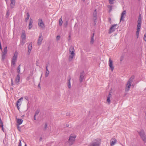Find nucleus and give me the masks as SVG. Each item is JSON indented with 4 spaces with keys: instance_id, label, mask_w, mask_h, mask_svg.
<instances>
[{
    "instance_id": "nucleus-49",
    "label": "nucleus",
    "mask_w": 146,
    "mask_h": 146,
    "mask_svg": "<svg viewBox=\"0 0 146 146\" xmlns=\"http://www.w3.org/2000/svg\"><path fill=\"white\" fill-rule=\"evenodd\" d=\"M42 137H40V139L39 141H42Z\"/></svg>"
},
{
    "instance_id": "nucleus-42",
    "label": "nucleus",
    "mask_w": 146,
    "mask_h": 146,
    "mask_svg": "<svg viewBox=\"0 0 146 146\" xmlns=\"http://www.w3.org/2000/svg\"><path fill=\"white\" fill-rule=\"evenodd\" d=\"M25 98L27 100V101L29 100V98H28V97L25 96Z\"/></svg>"
},
{
    "instance_id": "nucleus-55",
    "label": "nucleus",
    "mask_w": 146,
    "mask_h": 146,
    "mask_svg": "<svg viewBox=\"0 0 146 146\" xmlns=\"http://www.w3.org/2000/svg\"><path fill=\"white\" fill-rule=\"evenodd\" d=\"M82 1H84L85 0H82Z\"/></svg>"
},
{
    "instance_id": "nucleus-5",
    "label": "nucleus",
    "mask_w": 146,
    "mask_h": 146,
    "mask_svg": "<svg viewBox=\"0 0 146 146\" xmlns=\"http://www.w3.org/2000/svg\"><path fill=\"white\" fill-rule=\"evenodd\" d=\"M69 52L70 55L69 56V59L70 60H72L75 55L74 53V47L72 46L70 47L69 49Z\"/></svg>"
},
{
    "instance_id": "nucleus-40",
    "label": "nucleus",
    "mask_w": 146,
    "mask_h": 146,
    "mask_svg": "<svg viewBox=\"0 0 146 146\" xmlns=\"http://www.w3.org/2000/svg\"><path fill=\"white\" fill-rule=\"evenodd\" d=\"M70 80L71 78H69L68 80V84H71L70 83Z\"/></svg>"
},
{
    "instance_id": "nucleus-43",
    "label": "nucleus",
    "mask_w": 146,
    "mask_h": 146,
    "mask_svg": "<svg viewBox=\"0 0 146 146\" xmlns=\"http://www.w3.org/2000/svg\"><path fill=\"white\" fill-rule=\"evenodd\" d=\"M46 72H48L49 71L48 70V66L46 65Z\"/></svg>"
},
{
    "instance_id": "nucleus-34",
    "label": "nucleus",
    "mask_w": 146,
    "mask_h": 146,
    "mask_svg": "<svg viewBox=\"0 0 146 146\" xmlns=\"http://www.w3.org/2000/svg\"><path fill=\"white\" fill-rule=\"evenodd\" d=\"M108 7L110 9L109 12H111L112 9V6L111 5H109L108 6Z\"/></svg>"
},
{
    "instance_id": "nucleus-48",
    "label": "nucleus",
    "mask_w": 146,
    "mask_h": 146,
    "mask_svg": "<svg viewBox=\"0 0 146 146\" xmlns=\"http://www.w3.org/2000/svg\"><path fill=\"white\" fill-rule=\"evenodd\" d=\"M144 40L146 41V37H144Z\"/></svg>"
},
{
    "instance_id": "nucleus-11",
    "label": "nucleus",
    "mask_w": 146,
    "mask_h": 146,
    "mask_svg": "<svg viewBox=\"0 0 146 146\" xmlns=\"http://www.w3.org/2000/svg\"><path fill=\"white\" fill-rule=\"evenodd\" d=\"M93 16L94 17V25L96 24V19H97V13L96 12V10L95 9L93 13Z\"/></svg>"
},
{
    "instance_id": "nucleus-23",
    "label": "nucleus",
    "mask_w": 146,
    "mask_h": 146,
    "mask_svg": "<svg viewBox=\"0 0 146 146\" xmlns=\"http://www.w3.org/2000/svg\"><path fill=\"white\" fill-rule=\"evenodd\" d=\"M23 122V120L21 119H17V122L19 125L21 124Z\"/></svg>"
},
{
    "instance_id": "nucleus-6",
    "label": "nucleus",
    "mask_w": 146,
    "mask_h": 146,
    "mask_svg": "<svg viewBox=\"0 0 146 146\" xmlns=\"http://www.w3.org/2000/svg\"><path fill=\"white\" fill-rule=\"evenodd\" d=\"M138 133L143 141L145 143L146 142V136L144 131L141 130L140 131L138 132Z\"/></svg>"
},
{
    "instance_id": "nucleus-51",
    "label": "nucleus",
    "mask_w": 146,
    "mask_h": 146,
    "mask_svg": "<svg viewBox=\"0 0 146 146\" xmlns=\"http://www.w3.org/2000/svg\"><path fill=\"white\" fill-rule=\"evenodd\" d=\"M111 18H109V21H111Z\"/></svg>"
},
{
    "instance_id": "nucleus-31",
    "label": "nucleus",
    "mask_w": 146,
    "mask_h": 146,
    "mask_svg": "<svg viewBox=\"0 0 146 146\" xmlns=\"http://www.w3.org/2000/svg\"><path fill=\"white\" fill-rule=\"evenodd\" d=\"M94 37H92L91 39V40H90V44H92L94 42V39L93 38Z\"/></svg>"
},
{
    "instance_id": "nucleus-35",
    "label": "nucleus",
    "mask_w": 146,
    "mask_h": 146,
    "mask_svg": "<svg viewBox=\"0 0 146 146\" xmlns=\"http://www.w3.org/2000/svg\"><path fill=\"white\" fill-rule=\"evenodd\" d=\"M68 24V21H66L65 23L64 24V27H66Z\"/></svg>"
},
{
    "instance_id": "nucleus-33",
    "label": "nucleus",
    "mask_w": 146,
    "mask_h": 146,
    "mask_svg": "<svg viewBox=\"0 0 146 146\" xmlns=\"http://www.w3.org/2000/svg\"><path fill=\"white\" fill-rule=\"evenodd\" d=\"M40 112V110L39 109H37L35 112V115H38Z\"/></svg>"
},
{
    "instance_id": "nucleus-19",
    "label": "nucleus",
    "mask_w": 146,
    "mask_h": 146,
    "mask_svg": "<svg viewBox=\"0 0 146 146\" xmlns=\"http://www.w3.org/2000/svg\"><path fill=\"white\" fill-rule=\"evenodd\" d=\"M126 13V11L125 10L123 11L121 14V17L120 18V21L123 20V18L124 17L123 16L124 15H125Z\"/></svg>"
},
{
    "instance_id": "nucleus-12",
    "label": "nucleus",
    "mask_w": 146,
    "mask_h": 146,
    "mask_svg": "<svg viewBox=\"0 0 146 146\" xmlns=\"http://www.w3.org/2000/svg\"><path fill=\"white\" fill-rule=\"evenodd\" d=\"M117 140L114 138H112L111 140L110 145L111 146H113L116 143Z\"/></svg>"
},
{
    "instance_id": "nucleus-2",
    "label": "nucleus",
    "mask_w": 146,
    "mask_h": 146,
    "mask_svg": "<svg viewBox=\"0 0 146 146\" xmlns=\"http://www.w3.org/2000/svg\"><path fill=\"white\" fill-rule=\"evenodd\" d=\"M134 78V76H132L127 82L125 88V92H128L131 86V84L133 81Z\"/></svg>"
},
{
    "instance_id": "nucleus-13",
    "label": "nucleus",
    "mask_w": 146,
    "mask_h": 146,
    "mask_svg": "<svg viewBox=\"0 0 146 146\" xmlns=\"http://www.w3.org/2000/svg\"><path fill=\"white\" fill-rule=\"evenodd\" d=\"M28 54L29 55L30 53L31 50L32 49V44L30 43L28 46Z\"/></svg>"
},
{
    "instance_id": "nucleus-3",
    "label": "nucleus",
    "mask_w": 146,
    "mask_h": 146,
    "mask_svg": "<svg viewBox=\"0 0 146 146\" xmlns=\"http://www.w3.org/2000/svg\"><path fill=\"white\" fill-rule=\"evenodd\" d=\"M76 135L75 134H71L70 135L68 141V143L70 145H72L74 143Z\"/></svg>"
},
{
    "instance_id": "nucleus-4",
    "label": "nucleus",
    "mask_w": 146,
    "mask_h": 146,
    "mask_svg": "<svg viewBox=\"0 0 146 146\" xmlns=\"http://www.w3.org/2000/svg\"><path fill=\"white\" fill-rule=\"evenodd\" d=\"M7 51V47L6 46L4 49L3 51H2L1 54L2 56L1 60L3 61H4L6 58Z\"/></svg>"
},
{
    "instance_id": "nucleus-25",
    "label": "nucleus",
    "mask_w": 146,
    "mask_h": 146,
    "mask_svg": "<svg viewBox=\"0 0 146 146\" xmlns=\"http://www.w3.org/2000/svg\"><path fill=\"white\" fill-rule=\"evenodd\" d=\"M23 97H21L17 101V102L16 103V104L19 105V104H21V103H20V102L22 100H23Z\"/></svg>"
},
{
    "instance_id": "nucleus-46",
    "label": "nucleus",
    "mask_w": 146,
    "mask_h": 146,
    "mask_svg": "<svg viewBox=\"0 0 146 146\" xmlns=\"http://www.w3.org/2000/svg\"><path fill=\"white\" fill-rule=\"evenodd\" d=\"M36 115H35L34 116V119L35 120H36Z\"/></svg>"
},
{
    "instance_id": "nucleus-59",
    "label": "nucleus",
    "mask_w": 146,
    "mask_h": 146,
    "mask_svg": "<svg viewBox=\"0 0 146 146\" xmlns=\"http://www.w3.org/2000/svg\"><path fill=\"white\" fill-rule=\"evenodd\" d=\"M5 0L6 1H7V0Z\"/></svg>"
},
{
    "instance_id": "nucleus-29",
    "label": "nucleus",
    "mask_w": 146,
    "mask_h": 146,
    "mask_svg": "<svg viewBox=\"0 0 146 146\" xmlns=\"http://www.w3.org/2000/svg\"><path fill=\"white\" fill-rule=\"evenodd\" d=\"M62 17L59 20V25L60 26H61L62 24Z\"/></svg>"
},
{
    "instance_id": "nucleus-50",
    "label": "nucleus",
    "mask_w": 146,
    "mask_h": 146,
    "mask_svg": "<svg viewBox=\"0 0 146 146\" xmlns=\"http://www.w3.org/2000/svg\"><path fill=\"white\" fill-rule=\"evenodd\" d=\"M11 85H12V86H13V82H11Z\"/></svg>"
},
{
    "instance_id": "nucleus-22",
    "label": "nucleus",
    "mask_w": 146,
    "mask_h": 146,
    "mask_svg": "<svg viewBox=\"0 0 146 146\" xmlns=\"http://www.w3.org/2000/svg\"><path fill=\"white\" fill-rule=\"evenodd\" d=\"M26 37H22V40L21 41V44L23 45L25 42Z\"/></svg>"
},
{
    "instance_id": "nucleus-32",
    "label": "nucleus",
    "mask_w": 146,
    "mask_h": 146,
    "mask_svg": "<svg viewBox=\"0 0 146 146\" xmlns=\"http://www.w3.org/2000/svg\"><path fill=\"white\" fill-rule=\"evenodd\" d=\"M10 11H9V9H8L7 11L6 15L7 17H8L9 16L10 14Z\"/></svg>"
},
{
    "instance_id": "nucleus-58",
    "label": "nucleus",
    "mask_w": 146,
    "mask_h": 146,
    "mask_svg": "<svg viewBox=\"0 0 146 146\" xmlns=\"http://www.w3.org/2000/svg\"><path fill=\"white\" fill-rule=\"evenodd\" d=\"M40 85V84H38V86H40V85Z\"/></svg>"
},
{
    "instance_id": "nucleus-53",
    "label": "nucleus",
    "mask_w": 146,
    "mask_h": 146,
    "mask_svg": "<svg viewBox=\"0 0 146 146\" xmlns=\"http://www.w3.org/2000/svg\"><path fill=\"white\" fill-rule=\"evenodd\" d=\"M144 36H146V34H144Z\"/></svg>"
},
{
    "instance_id": "nucleus-1",
    "label": "nucleus",
    "mask_w": 146,
    "mask_h": 146,
    "mask_svg": "<svg viewBox=\"0 0 146 146\" xmlns=\"http://www.w3.org/2000/svg\"><path fill=\"white\" fill-rule=\"evenodd\" d=\"M18 55V52L17 51H15L13 54V55L12 59L11 61V64L12 66H15Z\"/></svg>"
},
{
    "instance_id": "nucleus-24",
    "label": "nucleus",
    "mask_w": 146,
    "mask_h": 146,
    "mask_svg": "<svg viewBox=\"0 0 146 146\" xmlns=\"http://www.w3.org/2000/svg\"><path fill=\"white\" fill-rule=\"evenodd\" d=\"M142 19L141 16V15H140L139 16L138 21H137V23L141 24V23Z\"/></svg>"
},
{
    "instance_id": "nucleus-38",
    "label": "nucleus",
    "mask_w": 146,
    "mask_h": 146,
    "mask_svg": "<svg viewBox=\"0 0 146 146\" xmlns=\"http://www.w3.org/2000/svg\"><path fill=\"white\" fill-rule=\"evenodd\" d=\"M47 123H45V126L44 129V130H45L47 128Z\"/></svg>"
},
{
    "instance_id": "nucleus-15",
    "label": "nucleus",
    "mask_w": 146,
    "mask_h": 146,
    "mask_svg": "<svg viewBox=\"0 0 146 146\" xmlns=\"http://www.w3.org/2000/svg\"><path fill=\"white\" fill-rule=\"evenodd\" d=\"M33 21L32 19L31 18H30L29 20V29H31L33 27Z\"/></svg>"
},
{
    "instance_id": "nucleus-44",
    "label": "nucleus",
    "mask_w": 146,
    "mask_h": 146,
    "mask_svg": "<svg viewBox=\"0 0 146 146\" xmlns=\"http://www.w3.org/2000/svg\"><path fill=\"white\" fill-rule=\"evenodd\" d=\"M68 86L69 88H70L71 87V84H68Z\"/></svg>"
},
{
    "instance_id": "nucleus-56",
    "label": "nucleus",
    "mask_w": 146,
    "mask_h": 146,
    "mask_svg": "<svg viewBox=\"0 0 146 146\" xmlns=\"http://www.w3.org/2000/svg\"><path fill=\"white\" fill-rule=\"evenodd\" d=\"M56 36L58 37V36H60L59 35H57Z\"/></svg>"
},
{
    "instance_id": "nucleus-28",
    "label": "nucleus",
    "mask_w": 146,
    "mask_h": 146,
    "mask_svg": "<svg viewBox=\"0 0 146 146\" xmlns=\"http://www.w3.org/2000/svg\"><path fill=\"white\" fill-rule=\"evenodd\" d=\"M20 65L17 67V72L18 73V74H19L20 73Z\"/></svg>"
},
{
    "instance_id": "nucleus-39",
    "label": "nucleus",
    "mask_w": 146,
    "mask_h": 146,
    "mask_svg": "<svg viewBox=\"0 0 146 146\" xmlns=\"http://www.w3.org/2000/svg\"><path fill=\"white\" fill-rule=\"evenodd\" d=\"M21 105V104H19V105L16 104V106L18 110H19L20 108L19 106Z\"/></svg>"
},
{
    "instance_id": "nucleus-27",
    "label": "nucleus",
    "mask_w": 146,
    "mask_h": 146,
    "mask_svg": "<svg viewBox=\"0 0 146 146\" xmlns=\"http://www.w3.org/2000/svg\"><path fill=\"white\" fill-rule=\"evenodd\" d=\"M27 17L25 19V20L26 21H27L28 20L30 17V15L29 13L27 12Z\"/></svg>"
},
{
    "instance_id": "nucleus-7",
    "label": "nucleus",
    "mask_w": 146,
    "mask_h": 146,
    "mask_svg": "<svg viewBox=\"0 0 146 146\" xmlns=\"http://www.w3.org/2000/svg\"><path fill=\"white\" fill-rule=\"evenodd\" d=\"M118 26L117 24L113 25L110 29V31L109 32V33H111L115 30L117 29Z\"/></svg>"
},
{
    "instance_id": "nucleus-54",
    "label": "nucleus",
    "mask_w": 146,
    "mask_h": 146,
    "mask_svg": "<svg viewBox=\"0 0 146 146\" xmlns=\"http://www.w3.org/2000/svg\"><path fill=\"white\" fill-rule=\"evenodd\" d=\"M93 36H94V33H93Z\"/></svg>"
},
{
    "instance_id": "nucleus-14",
    "label": "nucleus",
    "mask_w": 146,
    "mask_h": 146,
    "mask_svg": "<svg viewBox=\"0 0 146 146\" xmlns=\"http://www.w3.org/2000/svg\"><path fill=\"white\" fill-rule=\"evenodd\" d=\"M100 144L98 142H93L90 143L88 146H99Z\"/></svg>"
},
{
    "instance_id": "nucleus-57",
    "label": "nucleus",
    "mask_w": 146,
    "mask_h": 146,
    "mask_svg": "<svg viewBox=\"0 0 146 146\" xmlns=\"http://www.w3.org/2000/svg\"><path fill=\"white\" fill-rule=\"evenodd\" d=\"M25 146H27V145L26 144H25Z\"/></svg>"
},
{
    "instance_id": "nucleus-41",
    "label": "nucleus",
    "mask_w": 146,
    "mask_h": 146,
    "mask_svg": "<svg viewBox=\"0 0 146 146\" xmlns=\"http://www.w3.org/2000/svg\"><path fill=\"white\" fill-rule=\"evenodd\" d=\"M18 146H22V144L20 140H19V142L18 145Z\"/></svg>"
},
{
    "instance_id": "nucleus-8",
    "label": "nucleus",
    "mask_w": 146,
    "mask_h": 146,
    "mask_svg": "<svg viewBox=\"0 0 146 146\" xmlns=\"http://www.w3.org/2000/svg\"><path fill=\"white\" fill-rule=\"evenodd\" d=\"M38 25L41 28L44 27V25L42 19H39L38 21Z\"/></svg>"
},
{
    "instance_id": "nucleus-30",
    "label": "nucleus",
    "mask_w": 146,
    "mask_h": 146,
    "mask_svg": "<svg viewBox=\"0 0 146 146\" xmlns=\"http://www.w3.org/2000/svg\"><path fill=\"white\" fill-rule=\"evenodd\" d=\"M21 36H26L25 32L24 30L22 31Z\"/></svg>"
},
{
    "instance_id": "nucleus-20",
    "label": "nucleus",
    "mask_w": 146,
    "mask_h": 146,
    "mask_svg": "<svg viewBox=\"0 0 146 146\" xmlns=\"http://www.w3.org/2000/svg\"><path fill=\"white\" fill-rule=\"evenodd\" d=\"M15 3V0H11V8H13L14 7Z\"/></svg>"
},
{
    "instance_id": "nucleus-9",
    "label": "nucleus",
    "mask_w": 146,
    "mask_h": 146,
    "mask_svg": "<svg viewBox=\"0 0 146 146\" xmlns=\"http://www.w3.org/2000/svg\"><path fill=\"white\" fill-rule=\"evenodd\" d=\"M113 61L111 60V58H110L109 60V65L112 71H113L114 69V67L113 66Z\"/></svg>"
},
{
    "instance_id": "nucleus-16",
    "label": "nucleus",
    "mask_w": 146,
    "mask_h": 146,
    "mask_svg": "<svg viewBox=\"0 0 146 146\" xmlns=\"http://www.w3.org/2000/svg\"><path fill=\"white\" fill-rule=\"evenodd\" d=\"M84 72H82L80 74V82H82L84 78Z\"/></svg>"
},
{
    "instance_id": "nucleus-17",
    "label": "nucleus",
    "mask_w": 146,
    "mask_h": 146,
    "mask_svg": "<svg viewBox=\"0 0 146 146\" xmlns=\"http://www.w3.org/2000/svg\"><path fill=\"white\" fill-rule=\"evenodd\" d=\"M20 79V76L19 74H18L16 76L15 79V82L16 83H18L19 82Z\"/></svg>"
},
{
    "instance_id": "nucleus-45",
    "label": "nucleus",
    "mask_w": 146,
    "mask_h": 146,
    "mask_svg": "<svg viewBox=\"0 0 146 146\" xmlns=\"http://www.w3.org/2000/svg\"><path fill=\"white\" fill-rule=\"evenodd\" d=\"M70 115L69 113H67L66 115L68 116H70Z\"/></svg>"
},
{
    "instance_id": "nucleus-47",
    "label": "nucleus",
    "mask_w": 146,
    "mask_h": 146,
    "mask_svg": "<svg viewBox=\"0 0 146 146\" xmlns=\"http://www.w3.org/2000/svg\"><path fill=\"white\" fill-rule=\"evenodd\" d=\"M57 37L56 39L57 40H58L60 39V37Z\"/></svg>"
},
{
    "instance_id": "nucleus-36",
    "label": "nucleus",
    "mask_w": 146,
    "mask_h": 146,
    "mask_svg": "<svg viewBox=\"0 0 146 146\" xmlns=\"http://www.w3.org/2000/svg\"><path fill=\"white\" fill-rule=\"evenodd\" d=\"M49 71H48V72L46 71V73H45V77H47L48 76V74H49Z\"/></svg>"
},
{
    "instance_id": "nucleus-37",
    "label": "nucleus",
    "mask_w": 146,
    "mask_h": 146,
    "mask_svg": "<svg viewBox=\"0 0 146 146\" xmlns=\"http://www.w3.org/2000/svg\"><path fill=\"white\" fill-rule=\"evenodd\" d=\"M114 0H109V3L110 4H112L113 3V1Z\"/></svg>"
},
{
    "instance_id": "nucleus-10",
    "label": "nucleus",
    "mask_w": 146,
    "mask_h": 146,
    "mask_svg": "<svg viewBox=\"0 0 146 146\" xmlns=\"http://www.w3.org/2000/svg\"><path fill=\"white\" fill-rule=\"evenodd\" d=\"M141 24L137 23V28L136 32L137 36H139V32L140 31V29L141 28Z\"/></svg>"
},
{
    "instance_id": "nucleus-26",
    "label": "nucleus",
    "mask_w": 146,
    "mask_h": 146,
    "mask_svg": "<svg viewBox=\"0 0 146 146\" xmlns=\"http://www.w3.org/2000/svg\"><path fill=\"white\" fill-rule=\"evenodd\" d=\"M0 123L1 124V125L2 128V130L3 132H4V129L3 128V122L1 121V118H0Z\"/></svg>"
},
{
    "instance_id": "nucleus-18",
    "label": "nucleus",
    "mask_w": 146,
    "mask_h": 146,
    "mask_svg": "<svg viewBox=\"0 0 146 146\" xmlns=\"http://www.w3.org/2000/svg\"><path fill=\"white\" fill-rule=\"evenodd\" d=\"M43 39V37H39L37 42V44L38 45L41 44Z\"/></svg>"
},
{
    "instance_id": "nucleus-21",
    "label": "nucleus",
    "mask_w": 146,
    "mask_h": 146,
    "mask_svg": "<svg viewBox=\"0 0 146 146\" xmlns=\"http://www.w3.org/2000/svg\"><path fill=\"white\" fill-rule=\"evenodd\" d=\"M111 94L110 93L108 96L107 98V101L108 102V104H110V98L111 97Z\"/></svg>"
},
{
    "instance_id": "nucleus-52",
    "label": "nucleus",
    "mask_w": 146,
    "mask_h": 146,
    "mask_svg": "<svg viewBox=\"0 0 146 146\" xmlns=\"http://www.w3.org/2000/svg\"><path fill=\"white\" fill-rule=\"evenodd\" d=\"M11 82H13V80L12 79H11Z\"/></svg>"
}]
</instances>
